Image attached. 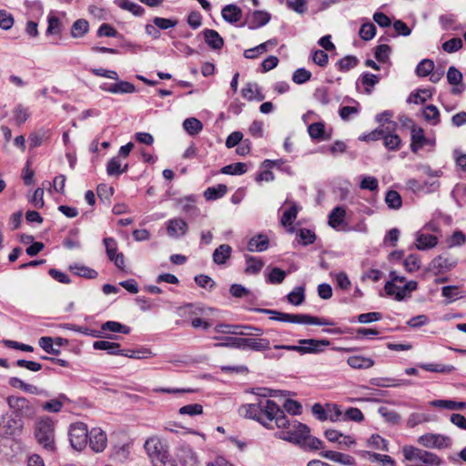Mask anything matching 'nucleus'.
Instances as JSON below:
<instances>
[{
	"label": "nucleus",
	"instance_id": "nucleus-1",
	"mask_svg": "<svg viewBox=\"0 0 466 466\" xmlns=\"http://www.w3.org/2000/svg\"><path fill=\"white\" fill-rule=\"evenodd\" d=\"M239 413L252 419L268 429H273L272 422L282 431L275 433V437L299 446L305 451H319L324 448V442L310 434V429L298 420L289 421L283 410L271 400L265 402L245 404L239 408Z\"/></svg>",
	"mask_w": 466,
	"mask_h": 466
},
{
	"label": "nucleus",
	"instance_id": "nucleus-2",
	"mask_svg": "<svg viewBox=\"0 0 466 466\" xmlns=\"http://www.w3.org/2000/svg\"><path fill=\"white\" fill-rule=\"evenodd\" d=\"M35 438L39 445L48 452H54L56 447L55 421L47 416L36 419L34 427Z\"/></svg>",
	"mask_w": 466,
	"mask_h": 466
},
{
	"label": "nucleus",
	"instance_id": "nucleus-3",
	"mask_svg": "<svg viewBox=\"0 0 466 466\" xmlns=\"http://www.w3.org/2000/svg\"><path fill=\"white\" fill-rule=\"evenodd\" d=\"M227 337L224 342L216 343L215 347L234 348L239 350H250L253 351H266L270 349V342L266 338L259 336Z\"/></svg>",
	"mask_w": 466,
	"mask_h": 466
},
{
	"label": "nucleus",
	"instance_id": "nucleus-4",
	"mask_svg": "<svg viewBox=\"0 0 466 466\" xmlns=\"http://www.w3.org/2000/svg\"><path fill=\"white\" fill-rule=\"evenodd\" d=\"M254 311L271 315L270 319L281 322L297 324H312L319 326H331L333 322L326 319L309 316L307 314H289L268 309H255Z\"/></svg>",
	"mask_w": 466,
	"mask_h": 466
},
{
	"label": "nucleus",
	"instance_id": "nucleus-5",
	"mask_svg": "<svg viewBox=\"0 0 466 466\" xmlns=\"http://www.w3.org/2000/svg\"><path fill=\"white\" fill-rule=\"evenodd\" d=\"M402 453L410 462L407 466H440L442 462L436 454L414 446H404Z\"/></svg>",
	"mask_w": 466,
	"mask_h": 466
},
{
	"label": "nucleus",
	"instance_id": "nucleus-6",
	"mask_svg": "<svg viewBox=\"0 0 466 466\" xmlns=\"http://www.w3.org/2000/svg\"><path fill=\"white\" fill-rule=\"evenodd\" d=\"M328 345H329V341L327 339H303L299 340V345H275L274 349L296 351L303 355L308 353H318L321 351L320 346Z\"/></svg>",
	"mask_w": 466,
	"mask_h": 466
},
{
	"label": "nucleus",
	"instance_id": "nucleus-7",
	"mask_svg": "<svg viewBox=\"0 0 466 466\" xmlns=\"http://www.w3.org/2000/svg\"><path fill=\"white\" fill-rule=\"evenodd\" d=\"M144 449L152 460L166 463L168 457L167 447L158 436H151L147 438L144 443Z\"/></svg>",
	"mask_w": 466,
	"mask_h": 466
},
{
	"label": "nucleus",
	"instance_id": "nucleus-8",
	"mask_svg": "<svg viewBox=\"0 0 466 466\" xmlns=\"http://www.w3.org/2000/svg\"><path fill=\"white\" fill-rule=\"evenodd\" d=\"M6 401L10 409L20 417L33 419L36 414L35 405L25 397L9 396Z\"/></svg>",
	"mask_w": 466,
	"mask_h": 466
},
{
	"label": "nucleus",
	"instance_id": "nucleus-9",
	"mask_svg": "<svg viewBox=\"0 0 466 466\" xmlns=\"http://www.w3.org/2000/svg\"><path fill=\"white\" fill-rule=\"evenodd\" d=\"M216 332L238 336H261L263 329L251 325H228L218 324L215 327Z\"/></svg>",
	"mask_w": 466,
	"mask_h": 466
},
{
	"label": "nucleus",
	"instance_id": "nucleus-10",
	"mask_svg": "<svg viewBox=\"0 0 466 466\" xmlns=\"http://www.w3.org/2000/svg\"><path fill=\"white\" fill-rule=\"evenodd\" d=\"M68 435L71 446L76 451H82L87 443L89 432L85 423L76 422L70 426Z\"/></svg>",
	"mask_w": 466,
	"mask_h": 466
},
{
	"label": "nucleus",
	"instance_id": "nucleus-11",
	"mask_svg": "<svg viewBox=\"0 0 466 466\" xmlns=\"http://www.w3.org/2000/svg\"><path fill=\"white\" fill-rule=\"evenodd\" d=\"M418 443L425 448L441 450L450 447L451 441L448 436L426 433L419 437Z\"/></svg>",
	"mask_w": 466,
	"mask_h": 466
},
{
	"label": "nucleus",
	"instance_id": "nucleus-12",
	"mask_svg": "<svg viewBox=\"0 0 466 466\" xmlns=\"http://www.w3.org/2000/svg\"><path fill=\"white\" fill-rule=\"evenodd\" d=\"M418 287V283L414 280H410L406 282L402 287L399 289L398 291L395 290L397 288V284L393 282H387L385 284V291L390 296H394L395 299L398 301H401L407 298L410 297V293L413 290H416Z\"/></svg>",
	"mask_w": 466,
	"mask_h": 466
},
{
	"label": "nucleus",
	"instance_id": "nucleus-13",
	"mask_svg": "<svg viewBox=\"0 0 466 466\" xmlns=\"http://www.w3.org/2000/svg\"><path fill=\"white\" fill-rule=\"evenodd\" d=\"M87 31H44L43 41L48 44H62L70 35L72 38H81Z\"/></svg>",
	"mask_w": 466,
	"mask_h": 466
},
{
	"label": "nucleus",
	"instance_id": "nucleus-14",
	"mask_svg": "<svg viewBox=\"0 0 466 466\" xmlns=\"http://www.w3.org/2000/svg\"><path fill=\"white\" fill-rule=\"evenodd\" d=\"M106 434L99 428H93L89 432V445L96 452H101L106 447Z\"/></svg>",
	"mask_w": 466,
	"mask_h": 466
},
{
	"label": "nucleus",
	"instance_id": "nucleus-15",
	"mask_svg": "<svg viewBox=\"0 0 466 466\" xmlns=\"http://www.w3.org/2000/svg\"><path fill=\"white\" fill-rule=\"evenodd\" d=\"M410 149L413 153H417L420 149L428 144V139L424 135V130L420 127H418L414 124L410 127Z\"/></svg>",
	"mask_w": 466,
	"mask_h": 466
},
{
	"label": "nucleus",
	"instance_id": "nucleus-16",
	"mask_svg": "<svg viewBox=\"0 0 466 466\" xmlns=\"http://www.w3.org/2000/svg\"><path fill=\"white\" fill-rule=\"evenodd\" d=\"M447 80L450 85L453 86L451 89L452 94L459 95L465 89V86L462 85V74L453 66L448 69Z\"/></svg>",
	"mask_w": 466,
	"mask_h": 466
},
{
	"label": "nucleus",
	"instance_id": "nucleus-17",
	"mask_svg": "<svg viewBox=\"0 0 466 466\" xmlns=\"http://www.w3.org/2000/svg\"><path fill=\"white\" fill-rule=\"evenodd\" d=\"M100 87L111 94H132L136 92V86L127 81H118L110 85L104 84Z\"/></svg>",
	"mask_w": 466,
	"mask_h": 466
},
{
	"label": "nucleus",
	"instance_id": "nucleus-18",
	"mask_svg": "<svg viewBox=\"0 0 466 466\" xmlns=\"http://www.w3.org/2000/svg\"><path fill=\"white\" fill-rule=\"evenodd\" d=\"M221 15L229 24L237 25L242 19V10L237 5H227L222 8Z\"/></svg>",
	"mask_w": 466,
	"mask_h": 466
},
{
	"label": "nucleus",
	"instance_id": "nucleus-19",
	"mask_svg": "<svg viewBox=\"0 0 466 466\" xmlns=\"http://www.w3.org/2000/svg\"><path fill=\"white\" fill-rule=\"evenodd\" d=\"M199 41H204L212 49H220L224 41L218 31H204L198 35Z\"/></svg>",
	"mask_w": 466,
	"mask_h": 466
},
{
	"label": "nucleus",
	"instance_id": "nucleus-20",
	"mask_svg": "<svg viewBox=\"0 0 466 466\" xmlns=\"http://www.w3.org/2000/svg\"><path fill=\"white\" fill-rule=\"evenodd\" d=\"M320 455L323 458L329 459L332 461L340 463L346 466H354L356 464L355 459L345 453L334 451H327L320 452Z\"/></svg>",
	"mask_w": 466,
	"mask_h": 466
},
{
	"label": "nucleus",
	"instance_id": "nucleus-21",
	"mask_svg": "<svg viewBox=\"0 0 466 466\" xmlns=\"http://www.w3.org/2000/svg\"><path fill=\"white\" fill-rule=\"evenodd\" d=\"M9 385L13 388L20 389L21 390L32 395H43L46 391L33 384L26 383L16 377H12L8 381Z\"/></svg>",
	"mask_w": 466,
	"mask_h": 466
},
{
	"label": "nucleus",
	"instance_id": "nucleus-22",
	"mask_svg": "<svg viewBox=\"0 0 466 466\" xmlns=\"http://www.w3.org/2000/svg\"><path fill=\"white\" fill-rule=\"evenodd\" d=\"M167 231L170 237L183 236L187 231V224L182 218L170 219L167 223Z\"/></svg>",
	"mask_w": 466,
	"mask_h": 466
},
{
	"label": "nucleus",
	"instance_id": "nucleus-23",
	"mask_svg": "<svg viewBox=\"0 0 466 466\" xmlns=\"http://www.w3.org/2000/svg\"><path fill=\"white\" fill-rule=\"evenodd\" d=\"M231 254L232 248L228 244H221L213 252V262L217 265H224L231 258Z\"/></svg>",
	"mask_w": 466,
	"mask_h": 466
},
{
	"label": "nucleus",
	"instance_id": "nucleus-24",
	"mask_svg": "<svg viewBox=\"0 0 466 466\" xmlns=\"http://www.w3.org/2000/svg\"><path fill=\"white\" fill-rule=\"evenodd\" d=\"M268 242L266 235L258 234L249 239L247 248L250 252H262L268 249Z\"/></svg>",
	"mask_w": 466,
	"mask_h": 466
},
{
	"label": "nucleus",
	"instance_id": "nucleus-25",
	"mask_svg": "<svg viewBox=\"0 0 466 466\" xmlns=\"http://www.w3.org/2000/svg\"><path fill=\"white\" fill-rule=\"evenodd\" d=\"M438 244V238L431 234L417 233L416 248L420 250H425L434 248Z\"/></svg>",
	"mask_w": 466,
	"mask_h": 466
},
{
	"label": "nucleus",
	"instance_id": "nucleus-26",
	"mask_svg": "<svg viewBox=\"0 0 466 466\" xmlns=\"http://www.w3.org/2000/svg\"><path fill=\"white\" fill-rule=\"evenodd\" d=\"M270 17L269 13L258 10L250 13L247 20L253 27H261L268 23Z\"/></svg>",
	"mask_w": 466,
	"mask_h": 466
},
{
	"label": "nucleus",
	"instance_id": "nucleus-27",
	"mask_svg": "<svg viewBox=\"0 0 466 466\" xmlns=\"http://www.w3.org/2000/svg\"><path fill=\"white\" fill-rule=\"evenodd\" d=\"M433 407L446 409L450 410H466V402L455 401L451 400H436L430 402Z\"/></svg>",
	"mask_w": 466,
	"mask_h": 466
},
{
	"label": "nucleus",
	"instance_id": "nucleus-28",
	"mask_svg": "<svg viewBox=\"0 0 466 466\" xmlns=\"http://www.w3.org/2000/svg\"><path fill=\"white\" fill-rule=\"evenodd\" d=\"M346 218V210L342 207H336L332 209L330 214L329 215V225L332 228H339L340 225L343 224Z\"/></svg>",
	"mask_w": 466,
	"mask_h": 466
},
{
	"label": "nucleus",
	"instance_id": "nucleus-29",
	"mask_svg": "<svg viewBox=\"0 0 466 466\" xmlns=\"http://www.w3.org/2000/svg\"><path fill=\"white\" fill-rule=\"evenodd\" d=\"M93 348L98 350H106L111 355H120L121 349L120 344L116 342H111L108 340H96L93 343Z\"/></svg>",
	"mask_w": 466,
	"mask_h": 466
},
{
	"label": "nucleus",
	"instance_id": "nucleus-30",
	"mask_svg": "<svg viewBox=\"0 0 466 466\" xmlns=\"http://www.w3.org/2000/svg\"><path fill=\"white\" fill-rule=\"evenodd\" d=\"M66 400L67 398L66 395L60 394L56 399H52L43 403L42 409L47 412L57 413L62 410L64 406V400Z\"/></svg>",
	"mask_w": 466,
	"mask_h": 466
},
{
	"label": "nucleus",
	"instance_id": "nucleus-31",
	"mask_svg": "<svg viewBox=\"0 0 466 466\" xmlns=\"http://www.w3.org/2000/svg\"><path fill=\"white\" fill-rule=\"evenodd\" d=\"M365 455H366V458L370 461L377 462V463L380 464L381 466H395L396 465L394 460L389 455L379 454V453L370 452V451H365Z\"/></svg>",
	"mask_w": 466,
	"mask_h": 466
},
{
	"label": "nucleus",
	"instance_id": "nucleus-32",
	"mask_svg": "<svg viewBox=\"0 0 466 466\" xmlns=\"http://www.w3.org/2000/svg\"><path fill=\"white\" fill-rule=\"evenodd\" d=\"M347 362L353 369H369L374 365L371 359L361 356H351Z\"/></svg>",
	"mask_w": 466,
	"mask_h": 466
},
{
	"label": "nucleus",
	"instance_id": "nucleus-33",
	"mask_svg": "<svg viewBox=\"0 0 466 466\" xmlns=\"http://www.w3.org/2000/svg\"><path fill=\"white\" fill-rule=\"evenodd\" d=\"M120 356L128 357L130 359L142 360L153 356V353L147 348H139L137 350H121Z\"/></svg>",
	"mask_w": 466,
	"mask_h": 466
},
{
	"label": "nucleus",
	"instance_id": "nucleus-34",
	"mask_svg": "<svg viewBox=\"0 0 466 466\" xmlns=\"http://www.w3.org/2000/svg\"><path fill=\"white\" fill-rule=\"evenodd\" d=\"M392 129L386 127V131L383 137L384 146L390 150H397L400 145V138L398 135L391 134Z\"/></svg>",
	"mask_w": 466,
	"mask_h": 466
},
{
	"label": "nucleus",
	"instance_id": "nucleus-35",
	"mask_svg": "<svg viewBox=\"0 0 466 466\" xmlns=\"http://www.w3.org/2000/svg\"><path fill=\"white\" fill-rule=\"evenodd\" d=\"M127 164L121 168V162L117 157H112L106 165V172L109 176H118L127 170Z\"/></svg>",
	"mask_w": 466,
	"mask_h": 466
},
{
	"label": "nucleus",
	"instance_id": "nucleus-36",
	"mask_svg": "<svg viewBox=\"0 0 466 466\" xmlns=\"http://www.w3.org/2000/svg\"><path fill=\"white\" fill-rule=\"evenodd\" d=\"M378 412L380 413V415L381 417L384 418V420L387 422H389L392 425H396L400 422V419H401L400 415L393 410H390L387 407H380L378 410Z\"/></svg>",
	"mask_w": 466,
	"mask_h": 466
},
{
	"label": "nucleus",
	"instance_id": "nucleus-37",
	"mask_svg": "<svg viewBox=\"0 0 466 466\" xmlns=\"http://www.w3.org/2000/svg\"><path fill=\"white\" fill-rule=\"evenodd\" d=\"M183 127L189 135L195 136L202 130L203 125L198 119L189 117L184 120Z\"/></svg>",
	"mask_w": 466,
	"mask_h": 466
},
{
	"label": "nucleus",
	"instance_id": "nucleus-38",
	"mask_svg": "<svg viewBox=\"0 0 466 466\" xmlns=\"http://www.w3.org/2000/svg\"><path fill=\"white\" fill-rule=\"evenodd\" d=\"M70 269L76 275L86 278V279H96L98 275L95 269L90 268L86 266H83V265L76 264L74 266H70Z\"/></svg>",
	"mask_w": 466,
	"mask_h": 466
},
{
	"label": "nucleus",
	"instance_id": "nucleus-39",
	"mask_svg": "<svg viewBox=\"0 0 466 466\" xmlns=\"http://www.w3.org/2000/svg\"><path fill=\"white\" fill-rule=\"evenodd\" d=\"M101 329L104 331L119 332L123 334H128L130 332L129 327L111 320L103 323Z\"/></svg>",
	"mask_w": 466,
	"mask_h": 466
},
{
	"label": "nucleus",
	"instance_id": "nucleus-40",
	"mask_svg": "<svg viewBox=\"0 0 466 466\" xmlns=\"http://www.w3.org/2000/svg\"><path fill=\"white\" fill-rule=\"evenodd\" d=\"M227 193V186L219 184L217 187H208L204 192L207 200H216Z\"/></svg>",
	"mask_w": 466,
	"mask_h": 466
},
{
	"label": "nucleus",
	"instance_id": "nucleus-41",
	"mask_svg": "<svg viewBox=\"0 0 466 466\" xmlns=\"http://www.w3.org/2000/svg\"><path fill=\"white\" fill-rule=\"evenodd\" d=\"M305 289L303 287L295 288L289 294H288V301L295 306L302 304L305 300Z\"/></svg>",
	"mask_w": 466,
	"mask_h": 466
},
{
	"label": "nucleus",
	"instance_id": "nucleus-42",
	"mask_svg": "<svg viewBox=\"0 0 466 466\" xmlns=\"http://www.w3.org/2000/svg\"><path fill=\"white\" fill-rule=\"evenodd\" d=\"M423 117L426 121L431 122L432 125L439 124L441 120L439 109L433 105H429L424 108Z\"/></svg>",
	"mask_w": 466,
	"mask_h": 466
},
{
	"label": "nucleus",
	"instance_id": "nucleus-43",
	"mask_svg": "<svg viewBox=\"0 0 466 466\" xmlns=\"http://www.w3.org/2000/svg\"><path fill=\"white\" fill-rule=\"evenodd\" d=\"M385 202L390 208L399 209L402 205L400 195L395 190H390L386 194Z\"/></svg>",
	"mask_w": 466,
	"mask_h": 466
},
{
	"label": "nucleus",
	"instance_id": "nucleus-44",
	"mask_svg": "<svg viewBox=\"0 0 466 466\" xmlns=\"http://www.w3.org/2000/svg\"><path fill=\"white\" fill-rule=\"evenodd\" d=\"M431 420V419L429 414L413 412L409 416V418L407 420V426L409 428H414L415 426L424 423V422H428Z\"/></svg>",
	"mask_w": 466,
	"mask_h": 466
},
{
	"label": "nucleus",
	"instance_id": "nucleus-45",
	"mask_svg": "<svg viewBox=\"0 0 466 466\" xmlns=\"http://www.w3.org/2000/svg\"><path fill=\"white\" fill-rule=\"evenodd\" d=\"M263 268V261L255 257H247V274H258Z\"/></svg>",
	"mask_w": 466,
	"mask_h": 466
},
{
	"label": "nucleus",
	"instance_id": "nucleus-46",
	"mask_svg": "<svg viewBox=\"0 0 466 466\" xmlns=\"http://www.w3.org/2000/svg\"><path fill=\"white\" fill-rule=\"evenodd\" d=\"M116 3L119 7L131 12L135 15H140L144 11L142 6L129 0H116Z\"/></svg>",
	"mask_w": 466,
	"mask_h": 466
},
{
	"label": "nucleus",
	"instance_id": "nucleus-47",
	"mask_svg": "<svg viewBox=\"0 0 466 466\" xmlns=\"http://www.w3.org/2000/svg\"><path fill=\"white\" fill-rule=\"evenodd\" d=\"M247 172V166L245 163H234L225 166L221 169V173L227 175H242Z\"/></svg>",
	"mask_w": 466,
	"mask_h": 466
},
{
	"label": "nucleus",
	"instance_id": "nucleus-48",
	"mask_svg": "<svg viewBox=\"0 0 466 466\" xmlns=\"http://www.w3.org/2000/svg\"><path fill=\"white\" fill-rule=\"evenodd\" d=\"M432 93L430 89H420L417 93L411 94L409 98V103L422 104L431 98Z\"/></svg>",
	"mask_w": 466,
	"mask_h": 466
},
{
	"label": "nucleus",
	"instance_id": "nucleus-49",
	"mask_svg": "<svg viewBox=\"0 0 466 466\" xmlns=\"http://www.w3.org/2000/svg\"><path fill=\"white\" fill-rule=\"evenodd\" d=\"M358 58L354 56H347L341 58L338 63V68L339 71H349L358 65Z\"/></svg>",
	"mask_w": 466,
	"mask_h": 466
},
{
	"label": "nucleus",
	"instance_id": "nucleus-50",
	"mask_svg": "<svg viewBox=\"0 0 466 466\" xmlns=\"http://www.w3.org/2000/svg\"><path fill=\"white\" fill-rule=\"evenodd\" d=\"M434 69V63L431 59H423L419 63L416 68V73L419 76H427Z\"/></svg>",
	"mask_w": 466,
	"mask_h": 466
},
{
	"label": "nucleus",
	"instance_id": "nucleus-51",
	"mask_svg": "<svg viewBox=\"0 0 466 466\" xmlns=\"http://www.w3.org/2000/svg\"><path fill=\"white\" fill-rule=\"evenodd\" d=\"M180 415L196 416L203 413V407L201 404L194 403L181 407L178 410Z\"/></svg>",
	"mask_w": 466,
	"mask_h": 466
},
{
	"label": "nucleus",
	"instance_id": "nucleus-52",
	"mask_svg": "<svg viewBox=\"0 0 466 466\" xmlns=\"http://www.w3.org/2000/svg\"><path fill=\"white\" fill-rule=\"evenodd\" d=\"M405 269L409 272H414L420 268V260L418 256L410 254L403 261Z\"/></svg>",
	"mask_w": 466,
	"mask_h": 466
},
{
	"label": "nucleus",
	"instance_id": "nucleus-53",
	"mask_svg": "<svg viewBox=\"0 0 466 466\" xmlns=\"http://www.w3.org/2000/svg\"><path fill=\"white\" fill-rule=\"evenodd\" d=\"M311 77V73L305 68L297 69L292 75V80L298 85L308 82Z\"/></svg>",
	"mask_w": 466,
	"mask_h": 466
},
{
	"label": "nucleus",
	"instance_id": "nucleus-54",
	"mask_svg": "<svg viewBox=\"0 0 466 466\" xmlns=\"http://www.w3.org/2000/svg\"><path fill=\"white\" fill-rule=\"evenodd\" d=\"M6 428L5 433L15 435L20 433L23 429V423L20 420L9 419L5 426Z\"/></svg>",
	"mask_w": 466,
	"mask_h": 466
},
{
	"label": "nucleus",
	"instance_id": "nucleus-55",
	"mask_svg": "<svg viewBox=\"0 0 466 466\" xmlns=\"http://www.w3.org/2000/svg\"><path fill=\"white\" fill-rule=\"evenodd\" d=\"M39 346L47 353L57 355L60 350L54 347V340L50 337H42L39 339Z\"/></svg>",
	"mask_w": 466,
	"mask_h": 466
},
{
	"label": "nucleus",
	"instance_id": "nucleus-56",
	"mask_svg": "<svg viewBox=\"0 0 466 466\" xmlns=\"http://www.w3.org/2000/svg\"><path fill=\"white\" fill-rule=\"evenodd\" d=\"M298 215V207L293 204L289 209L286 210L281 218V224L283 226L291 225L296 219Z\"/></svg>",
	"mask_w": 466,
	"mask_h": 466
},
{
	"label": "nucleus",
	"instance_id": "nucleus-57",
	"mask_svg": "<svg viewBox=\"0 0 466 466\" xmlns=\"http://www.w3.org/2000/svg\"><path fill=\"white\" fill-rule=\"evenodd\" d=\"M286 277V272L279 268H273L268 276V282L271 284H280Z\"/></svg>",
	"mask_w": 466,
	"mask_h": 466
},
{
	"label": "nucleus",
	"instance_id": "nucleus-58",
	"mask_svg": "<svg viewBox=\"0 0 466 466\" xmlns=\"http://www.w3.org/2000/svg\"><path fill=\"white\" fill-rule=\"evenodd\" d=\"M462 46V40L461 38H451L442 44V48L447 53H453L461 49Z\"/></svg>",
	"mask_w": 466,
	"mask_h": 466
},
{
	"label": "nucleus",
	"instance_id": "nucleus-59",
	"mask_svg": "<svg viewBox=\"0 0 466 466\" xmlns=\"http://www.w3.org/2000/svg\"><path fill=\"white\" fill-rule=\"evenodd\" d=\"M344 420H353L356 422H360L364 420V415L362 411L358 408H350L344 413Z\"/></svg>",
	"mask_w": 466,
	"mask_h": 466
},
{
	"label": "nucleus",
	"instance_id": "nucleus-60",
	"mask_svg": "<svg viewBox=\"0 0 466 466\" xmlns=\"http://www.w3.org/2000/svg\"><path fill=\"white\" fill-rule=\"evenodd\" d=\"M368 445L374 449H378V450H381V451H388V445H387L386 441L383 438H381L380 435H372L368 440Z\"/></svg>",
	"mask_w": 466,
	"mask_h": 466
},
{
	"label": "nucleus",
	"instance_id": "nucleus-61",
	"mask_svg": "<svg viewBox=\"0 0 466 466\" xmlns=\"http://www.w3.org/2000/svg\"><path fill=\"white\" fill-rule=\"evenodd\" d=\"M104 245L109 259H113V257L117 255V243L113 238H104Z\"/></svg>",
	"mask_w": 466,
	"mask_h": 466
},
{
	"label": "nucleus",
	"instance_id": "nucleus-62",
	"mask_svg": "<svg viewBox=\"0 0 466 466\" xmlns=\"http://www.w3.org/2000/svg\"><path fill=\"white\" fill-rule=\"evenodd\" d=\"M312 60L316 65L325 67L328 65L329 56L323 50H315L312 54Z\"/></svg>",
	"mask_w": 466,
	"mask_h": 466
},
{
	"label": "nucleus",
	"instance_id": "nucleus-63",
	"mask_svg": "<svg viewBox=\"0 0 466 466\" xmlns=\"http://www.w3.org/2000/svg\"><path fill=\"white\" fill-rule=\"evenodd\" d=\"M14 117L17 125H22L28 119L29 113L24 106H17L14 110Z\"/></svg>",
	"mask_w": 466,
	"mask_h": 466
},
{
	"label": "nucleus",
	"instance_id": "nucleus-64",
	"mask_svg": "<svg viewBox=\"0 0 466 466\" xmlns=\"http://www.w3.org/2000/svg\"><path fill=\"white\" fill-rule=\"evenodd\" d=\"M286 411L292 415H298L301 413L302 406L299 402L294 400H287L283 405Z\"/></svg>",
	"mask_w": 466,
	"mask_h": 466
}]
</instances>
